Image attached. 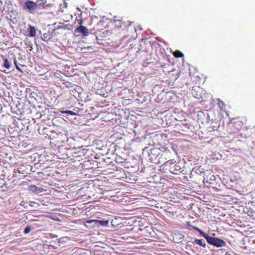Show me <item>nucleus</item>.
Segmentation results:
<instances>
[{"label": "nucleus", "mask_w": 255, "mask_h": 255, "mask_svg": "<svg viewBox=\"0 0 255 255\" xmlns=\"http://www.w3.org/2000/svg\"><path fill=\"white\" fill-rule=\"evenodd\" d=\"M161 170H168L170 173L174 174H177L181 170V167L178 163H177L174 159L168 160L164 162L160 166Z\"/></svg>", "instance_id": "nucleus-1"}, {"label": "nucleus", "mask_w": 255, "mask_h": 255, "mask_svg": "<svg viewBox=\"0 0 255 255\" xmlns=\"http://www.w3.org/2000/svg\"><path fill=\"white\" fill-rule=\"evenodd\" d=\"M160 152L158 153L159 162H164L168 160H172V158L174 156L175 151L172 147L169 148L168 147L161 146L159 148Z\"/></svg>", "instance_id": "nucleus-2"}, {"label": "nucleus", "mask_w": 255, "mask_h": 255, "mask_svg": "<svg viewBox=\"0 0 255 255\" xmlns=\"http://www.w3.org/2000/svg\"><path fill=\"white\" fill-rule=\"evenodd\" d=\"M204 237L206 239L207 242L209 244L213 245L216 247H222L226 245V242L222 239L213 237L206 234H204Z\"/></svg>", "instance_id": "nucleus-3"}, {"label": "nucleus", "mask_w": 255, "mask_h": 255, "mask_svg": "<svg viewBox=\"0 0 255 255\" xmlns=\"http://www.w3.org/2000/svg\"><path fill=\"white\" fill-rule=\"evenodd\" d=\"M243 122L237 119H234V121L231 122L230 127L232 129V131L233 133H237L239 132L243 127Z\"/></svg>", "instance_id": "nucleus-4"}, {"label": "nucleus", "mask_w": 255, "mask_h": 255, "mask_svg": "<svg viewBox=\"0 0 255 255\" xmlns=\"http://www.w3.org/2000/svg\"><path fill=\"white\" fill-rule=\"evenodd\" d=\"M24 5L28 9L30 13H32L37 7L39 8L37 2L30 0L26 1Z\"/></svg>", "instance_id": "nucleus-5"}, {"label": "nucleus", "mask_w": 255, "mask_h": 255, "mask_svg": "<svg viewBox=\"0 0 255 255\" xmlns=\"http://www.w3.org/2000/svg\"><path fill=\"white\" fill-rule=\"evenodd\" d=\"M75 31L77 33H81L83 36H88L89 34L88 28L84 26L80 25L76 29Z\"/></svg>", "instance_id": "nucleus-6"}, {"label": "nucleus", "mask_w": 255, "mask_h": 255, "mask_svg": "<svg viewBox=\"0 0 255 255\" xmlns=\"http://www.w3.org/2000/svg\"><path fill=\"white\" fill-rule=\"evenodd\" d=\"M114 22L115 26L117 28H122L123 27H125L128 25V24L126 23V22L124 20L123 18H121V19H115Z\"/></svg>", "instance_id": "nucleus-7"}, {"label": "nucleus", "mask_w": 255, "mask_h": 255, "mask_svg": "<svg viewBox=\"0 0 255 255\" xmlns=\"http://www.w3.org/2000/svg\"><path fill=\"white\" fill-rule=\"evenodd\" d=\"M202 91V89L199 87H193L192 90V94L194 97L197 99H200L201 98V92Z\"/></svg>", "instance_id": "nucleus-8"}, {"label": "nucleus", "mask_w": 255, "mask_h": 255, "mask_svg": "<svg viewBox=\"0 0 255 255\" xmlns=\"http://www.w3.org/2000/svg\"><path fill=\"white\" fill-rule=\"evenodd\" d=\"M93 222H98L101 226H107L109 224V221L108 220L102 221L98 220H91L86 221V223L88 224H91Z\"/></svg>", "instance_id": "nucleus-9"}, {"label": "nucleus", "mask_w": 255, "mask_h": 255, "mask_svg": "<svg viewBox=\"0 0 255 255\" xmlns=\"http://www.w3.org/2000/svg\"><path fill=\"white\" fill-rule=\"evenodd\" d=\"M29 33L28 34V37H35L36 35V30L35 28L31 25H29Z\"/></svg>", "instance_id": "nucleus-10"}, {"label": "nucleus", "mask_w": 255, "mask_h": 255, "mask_svg": "<svg viewBox=\"0 0 255 255\" xmlns=\"http://www.w3.org/2000/svg\"><path fill=\"white\" fill-rule=\"evenodd\" d=\"M36 2H37L39 8H45L46 6L49 5V4L47 3L46 0H37Z\"/></svg>", "instance_id": "nucleus-11"}, {"label": "nucleus", "mask_w": 255, "mask_h": 255, "mask_svg": "<svg viewBox=\"0 0 255 255\" xmlns=\"http://www.w3.org/2000/svg\"><path fill=\"white\" fill-rule=\"evenodd\" d=\"M175 72V70H172L170 72H169V77L170 78V79L171 80H176L178 77V74H174L173 73Z\"/></svg>", "instance_id": "nucleus-12"}, {"label": "nucleus", "mask_w": 255, "mask_h": 255, "mask_svg": "<svg viewBox=\"0 0 255 255\" xmlns=\"http://www.w3.org/2000/svg\"><path fill=\"white\" fill-rule=\"evenodd\" d=\"M194 244L198 245L204 248H205L206 247V244L204 241L202 239H195L194 241Z\"/></svg>", "instance_id": "nucleus-13"}, {"label": "nucleus", "mask_w": 255, "mask_h": 255, "mask_svg": "<svg viewBox=\"0 0 255 255\" xmlns=\"http://www.w3.org/2000/svg\"><path fill=\"white\" fill-rule=\"evenodd\" d=\"M218 105L222 111H225L226 109V105L224 102L221 100L220 99H218Z\"/></svg>", "instance_id": "nucleus-14"}, {"label": "nucleus", "mask_w": 255, "mask_h": 255, "mask_svg": "<svg viewBox=\"0 0 255 255\" xmlns=\"http://www.w3.org/2000/svg\"><path fill=\"white\" fill-rule=\"evenodd\" d=\"M3 67L6 68L7 69H9L10 67V62L8 59L6 58H3Z\"/></svg>", "instance_id": "nucleus-15"}, {"label": "nucleus", "mask_w": 255, "mask_h": 255, "mask_svg": "<svg viewBox=\"0 0 255 255\" xmlns=\"http://www.w3.org/2000/svg\"><path fill=\"white\" fill-rule=\"evenodd\" d=\"M173 54L176 58H181L184 56V54L179 50H176L173 52Z\"/></svg>", "instance_id": "nucleus-16"}, {"label": "nucleus", "mask_w": 255, "mask_h": 255, "mask_svg": "<svg viewBox=\"0 0 255 255\" xmlns=\"http://www.w3.org/2000/svg\"><path fill=\"white\" fill-rule=\"evenodd\" d=\"M42 40L47 42L50 39V37L48 36V34L44 33L42 36Z\"/></svg>", "instance_id": "nucleus-17"}, {"label": "nucleus", "mask_w": 255, "mask_h": 255, "mask_svg": "<svg viewBox=\"0 0 255 255\" xmlns=\"http://www.w3.org/2000/svg\"><path fill=\"white\" fill-rule=\"evenodd\" d=\"M14 64L15 66V67L17 69V70L19 72H20V73H23V71L21 70V69L19 67V66L18 65V64H17V62L16 60V59H14Z\"/></svg>", "instance_id": "nucleus-18"}, {"label": "nucleus", "mask_w": 255, "mask_h": 255, "mask_svg": "<svg viewBox=\"0 0 255 255\" xmlns=\"http://www.w3.org/2000/svg\"><path fill=\"white\" fill-rule=\"evenodd\" d=\"M31 228L30 227H29V226L27 227L24 229V233L25 234H27L29 233L31 231Z\"/></svg>", "instance_id": "nucleus-19"}, {"label": "nucleus", "mask_w": 255, "mask_h": 255, "mask_svg": "<svg viewBox=\"0 0 255 255\" xmlns=\"http://www.w3.org/2000/svg\"><path fill=\"white\" fill-rule=\"evenodd\" d=\"M192 228H193L194 229L196 230V231H198L199 232H200V233L201 234H203V231L199 228H198V227H194L192 225H190Z\"/></svg>", "instance_id": "nucleus-20"}, {"label": "nucleus", "mask_w": 255, "mask_h": 255, "mask_svg": "<svg viewBox=\"0 0 255 255\" xmlns=\"http://www.w3.org/2000/svg\"><path fill=\"white\" fill-rule=\"evenodd\" d=\"M192 228H193L194 229L196 230V231H198L199 232H200V233L201 234H203V231L199 228H198V227H194L192 225H190Z\"/></svg>", "instance_id": "nucleus-21"}, {"label": "nucleus", "mask_w": 255, "mask_h": 255, "mask_svg": "<svg viewBox=\"0 0 255 255\" xmlns=\"http://www.w3.org/2000/svg\"><path fill=\"white\" fill-rule=\"evenodd\" d=\"M63 113H65V114H70L71 115H75V113L74 112H73L72 111H69V110H67V111H66L65 112H63Z\"/></svg>", "instance_id": "nucleus-22"}, {"label": "nucleus", "mask_w": 255, "mask_h": 255, "mask_svg": "<svg viewBox=\"0 0 255 255\" xmlns=\"http://www.w3.org/2000/svg\"><path fill=\"white\" fill-rule=\"evenodd\" d=\"M32 188H35V191L37 193L41 192L42 191L41 188H38L37 189L36 187L35 186H32L31 189H32Z\"/></svg>", "instance_id": "nucleus-23"}, {"label": "nucleus", "mask_w": 255, "mask_h": 255, "mask_svg": "<svg viewBox=\"0 0 255 255\" xmlns=\"http://www.w3.org/2000/svg\"><path fill=\"white\" fill-rule=\"evenodd\" d=\"M76 158H78V160L79 161H80V159L81 158V157H80V156H76Z\"/></svg>", "instance_id": "nucleus-24"}, {"label": "nucleus", "mask_w": 255, "mask_h": 255, "mask_svg": "<svg viewBox=\"0 0 255 255\" xmlns=\"http://www.w3.org/2000/svg\"><path fill=\"white\" fill-rule=\"evenodd\" d=\"M82 23H83V21H82V20H80V22H79V23L80 24H82Z\"/></svg>", "instance_id": "nucleus-25"}]
</instances>
